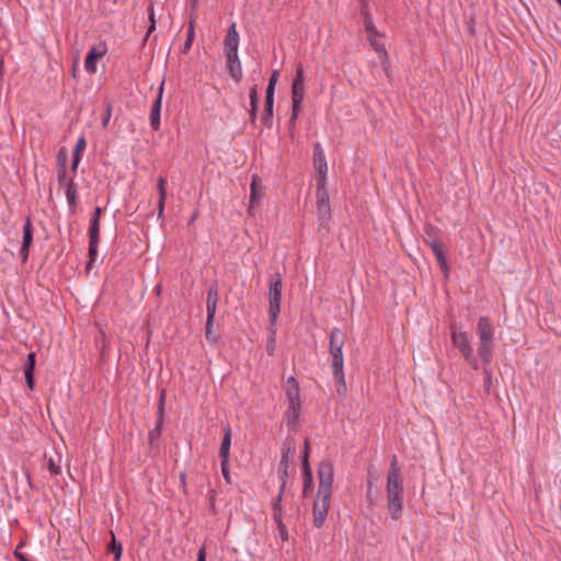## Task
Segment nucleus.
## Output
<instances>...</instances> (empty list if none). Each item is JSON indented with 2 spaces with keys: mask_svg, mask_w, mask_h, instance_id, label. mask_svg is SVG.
I'll return each instance as SVG.
<instances>
[{
  "mask_svg": "<svg viewBox=\"0 0 561 561\" xmlns=\"http://www.w3.org/2000/svg\"><path fill=\"white\" fill-rule=\"evenodd\" d=\"M387 508L392 519L398 520L402 516L404 502V488L397 457L390 463L387 474Z\"/></svg>",
  "mask_w": 561,
  "mask_h": 561,
  "instance_id": "obj_1",
  "label": "nucleus"
},
{
  "mask_svg": "<svg viewBox=\"0 0 561 561\" xmlns=\"http://www.w3.org/2000/svg\"><path fill=\"white\" fill-rule=\"evenodd\" d=\"M345 334L340 328H333L330 332V354L332 356V373L337 382V393L345 394L346 382L344 376L343 346Z\"/></svg>",
  "mask_w": 561,
  "mask_h": 561,
  "instance_id": "obj_2",
  "label": "nucleus"
},
{
  "mask_svg": "<svg viewBox=\"0 0 561 561\" xmlns=\"http://www.w3.org/2000/svg\"><path fill=\"white\" fill-rule=\"evenodd\" d=\"M305 98V76H304V67L301 64H298L296 67V73L291 84V115L289 118V127L293 130L296 126V121L298 118L301 104Z\"/></svg>",
  "mask_w": 561,
  "mask_h": 561,
  "instance_id": "obj_3",
  "label": "nucleus"
},
{
  "mask_svg": "<svg viewBox=\"0 0 561 561\" xmlns=\"http://www.w3.org/2000/svg\"><path fill=\"white\" fill-rule=\"evenodd\" d=\"M283 282L279 273L272 276L270 282L268 300H270V321L277 322L278 314L280 312V300H282Z\"/></svg>",
  "mask_w": 561,
  "mask_h": 561,
  "instance_id": "obj_4",
  "label": "nucleus"
},
{
  "mask_svg": "<svg viewBox=\"0 0 561 561\" xmlns=\"http://www.w3.org/2000/svg\"><path fill=\"white\" fill-rule=\"evenodd\" d=\"M319 494L332 495L334 470L330 459H323L318 467Z\"/></svg>",
  "mask_w": 561,
  "mask_h": 561,
  "instance_id": "obj_5",
  "label": "nucleus"
},
{
  "mask_svg": "<svg viewBox=\"0 0 561 561\" xmlns=\"http://www.w3.org/2000/svg\"><path fill=\"white\" fill-rule=\"evenodd\" d=\"M296 454V447L293 442H285L282 448V458L278 465L277 474L280 480L283 488L286 486V480L288 477L289 462L293 460Z\"/></svg>",
  "mask_w": 561,
  "mask_h": 561,
  "instance_id": "obj_6",
  "label": "nucleus"
},
{
  "mask_svg": "<svg viewBox=\"0 0 561 561\" xmlns=\"http://www.w3.org/2000/svg\"><path fill=\"white\" fill-rule=\"evenodd\" d=\"M330 502L331 495L317 493V497L314 500L312 508L314 527L320 528L323 526L329 512Z\"/></svg>",
  "mask_w": 561,
  "mask_h": 561,
  "instance_id": "obj_7",
  "label": "nucleus"
},
{
  "mask_svg": "<svg viewBox=\"0 0 561 561\" xmlns=\"http://www.w3.org/2000/svg\"><path fill=\"white\" fill-rule=\"evenodd\" d=\"M450 336L453 345L461 353V355L463 357H469L470 352H472L473 350L471 347L468 333L465 331H459L456 324H451Z\"/></svg>",
  "mask_w": 561,
  "mask_h": 561,
  "instance_id": "obj_8",
  "label": "nucleus"
},
{
  "mask_svg": "<svg viewBox=\"0 0 561 561\" xmlns=\"http://www.w3.org/2000/svg\"><path fill=\"white\" fill-rule=\"evenodd\" d=\"M381 38H382V35L380 33L367 36L369 45L376 51L381 64L385 66L387 77L390 78V72H389L390 60H389L387 49H386L383 43L381 42Z\"/></svg>",
  "mask_w": 561,
  "mask_h": 561,
  "instance_id": "obj_9",
  "label": "nucleus"
},
{
  "mask_svg": "<svg viewBox=\"0 0 561 561\" xmlns=\"http://www.w3.org/2000/svg\"><path fill=\"white\" fill-rule=\"evenodd\" d=\"M313 165L318 171V183H327L328 163L322 146L317 142L313 146Z\"/></svg>",
  "mask_w": 561,
  "mask_h": 561,
  "instance_id": "obj_10",
  "label": "nucleus"
},
{
  "mask_svg": "<svg viewBox=\"0 0 561 561\" xmlns=\"http://www.w3.org/2000/svg\"><path fill=\"white\" fill-rule=\"evenodd\" d=\"M265 194V188L262 184L261 178L257 174H253L251 176V184H250V205L248 208V214L253 216V209L255 205L260 203L262 197Z\"/></svg>",
  "mask_w": 561,
  "mask_h": 561,
  "instance_id": "obj_11",
  "label": "nucleus"
},
{
  "mask_svg": "<svg viewBox=\"0 0 561 561\" xmlns=\"http://www.w3.org/2000/svg\"><path fill=\"white\" fill-rule=\"evenodd\" d=\"M325 185L327 183H318L317 187V211L321 219L330 216V199Z\"/></svg>",
  "mask_w": 561,
  "mask_h": 561,
  "instance_id": "obj_12",
  "label": "nucleus"
},
{
  "mask_svg": "<svg viewBox=\"0 0 561 561\" xmlns=\"http://www.w3.org/2000/svg\"><path fill=\"white\" fill-rule=\"evenodd\" d=\"M33 233L34 227L30 217H26L25 222L23 225V240L20 249V256L22 262H26L30 254V249L33 242Z\"/></svg>",
  "mask_w": 561,
  "mask_h": 561,
  "instance_id": "obj_13",
  "label": "nucleus"
},
{
  "mask_svg": "<svg viewBox=\"0 0 561 561\" xmlns=\"http://www.w3.org/2000/svg\"><path fill=\"white\" fill-rule=\"evenodd\" d=\"M163 85L164 82L159 87L156 100L151 106L150 111V126L153 130H158L160 128V115H161V104H162V95H163Z\"/></svg>",
  "mask_w": 561,
  "mask_h": 561,
  "instance_id": "obj_14",
  "label": "nucleus"
},
{
  "mask_svg": "<svg viewBox=\"0 0 561 561\" xmlns=\"http://www.w3.org/2000/svg\"><path fill=\"white\" fill-rule=\"evenodd\" d=\"M239 47V34L237 31L236 23H231V25L228 28V32L226 34L225 41H224V50L225 54L227 53H238Z\"/></svg>",
  "mask_w": 561,
  "mask_h": 561,
  "instance_id": "obj_15",
  "label": "nucleus"
},
{
  "mask_svg": "<svg viewBox=\"0 0 561 561\" xmlns=\"http://www.w3.org/2000/svg\"><path fill=\"white\" fill-rule=\"evenodd\" d=\"M106 54V49H100L96 46H93L89 51L84 60V69L90 75H94L96 72V60L103 57Z\"/></svg>",
  "mask_w": 561,
  "mask_h": 561,
  "instance_id": "obj_16",
  "label": "nucleus"
},
{
  "mask_svg": "<svg viewBox=\"0 0 561 561\" xmlns=\"http://www.w3.org/2000/svg\"><path fill=\"white\" fill-rule=\"evenodd\" d=\"M479 341H494V329L490 318L480 317L477 325Z\"/></svg>",
  "mask_w": 561,
  "mask_h": 561,
  "instance_id": "obj_17",
  "label": "nucleus"
},
{
  "mask_svg": "<svg viewBox=\"0 0 561 561\" xmlns=\"http://www.w3.org/2000/svg\"><path fill=\"white\" fill-rule=\"evenodd\" d=\"M227 58V67L230 76L234 79L236 82L241 81L242 79V67L238 56V53L233 55V53L225 54Z\"/></svg>",
  "mask_w": 561,
  "mask_h": 561,
  "instance_id": "obj_18",
  "label": "nucleus"
},
{
  "mask_svg": "<svg viewBox=\"0 0 561 561\" xmlns=\"http://www.w3.org/2000/svg\"><path fill=\"white\" fill-rule=\"evenodd\" d=\"M36 363V354L34 352L27 355L26 362L23 367L26 386L30 390L35 388L34 369Z\"/></svg>",
  "mask_w": 561,
  "mask_h": 561,
  "instance_id": "obj_19",
  "label": "nucleus"
},
{
  "mask_svg": "<svg viewBox=\"0 0 561 561\" xmlns=\"http://www.w3.org/2000/svg\"><path fill=\"white\" fill-rule=\"evenodd\" d=\"M300 408H301V400L298 399H290L288 400V407H287V410H286V424L288 427H295L297 422H298V417H299V412H300Z\"/></svg>",
  "mask_w": 561,
  "mask_h": 561,
  "instance_id": "obj_20",
  "label": "nucleus"
},
{
  "mask_svg": "<svg viewBox=\"0 0 561 561\" xmlns=\"http://www.w3.org/2000/svg\"><path fill=\"white\" fill-rule=\"evenodd\" d=\"M218 299H219L218 287L216 285H213V286H210V288L207 293V301H206V310H207V316H209V320L215 319Z\"/></svg>",
  "mask_w": 561,
  "mask_h": 561,
  "instance_id": "obj_21",
  "label": "nucleus"
},
{
  "mask_svg": "<svg viewBox=\"0 0 561 561\" xmlns=\"http://www.w3.org/2000/svg\"><path fill=\"white\" fill-rule=\"evenodd\" d=\"M433 244L430 245V248L432 249L434 255L436 256V260H437V263L440 267V270L444 272L445 276L448 275V263H447V259H446V255H445V251H444V244L442 243V241H438V242H432Z\"/></svg>",
  "mask_w": 561,
  "mask_h": 561,
  "instance_id": "obj_22",
  "label": "nucleus"
},
{
  "mask_svg": "<svg viewBox=\"0 0 561 561\" xmlns=\"http://www.w3.org/2000/svg\"><path fill=\"white\" fill-rule=\"evenodd\" d=\"M66 198L68 206L72 213L77 209V199H78V185L76 184L73 178H70L66 182Z\"/></svg>",
  "mask_w": 561,
  "mask_h": 561,
  "instance_id": "obj_23",
  "label": "nucleus"
},
{
  "mask_svg": "<svg viewBox=\"0 0 561 561\" xmlns=\"http://www.w3.org/2000/svg\"><path fill=\"white\" fill-rule=\"evenodd\" d=\"M165 397H167L165 389H162L160 391L159 402H158V420H157V425H156V428L150 431V433H149V436L151 438H154L156 436H158L160 434V427L162 425L163 417H164Z\"/></svg>",
  "mask_w": 561,
  "mask_h": 561,
  "instance_id": "obj_24",
  "label": "nucleus"
},
{
  "mask_svg": "<svg viewBox=\"0 0 561 561\" xmlns=\"http://www.w3.org/2000/svg\"><path fill=\"white\" fill-rule=\"evenodd\" d=\"M273 115H274V96L265 95L264 113L261 117L262 125L265 128L272 127Z\"/></svg>",
  "mask_w": 561,
  "mask_h": 561,
  "instance_id": "obj_25",
  "label": "nucleus"
},
{
  "mask_svg": "<svg viewBox=\"0 0 561 561\" xmlns=\"http://www.w3.org/2000/svg\"><path fill=\"white\" fill-rule=\"evenodd\" d=\"M494 341H479L478 353L485 365H489L493 357Z\"/></svg>",
  "mask_w": 561,
  "mask_h": 561,
  "instance_id": "obj_26",
  "label": "nucleus"
},
{
  "mask_svg": "<svg viewBox=\"0 0 561 561\" xmlns=\"http://www.w3.org/2000/svg\"><path fill=\"white\" fill-rule=\"evenodd\" d=\"M167 180L164 176H159L157 181L159 199H158V217L162 218L164 213L165 199H167Z\"/></svg>",
  "mask_w": 561,
  "mask_h": 561,
  "instance_id": "obj_27",
  "label": "nucleus"
},
{
  "mask_svg": "<svg viewBox=\"0 0 561 561\" xmlns=\"http://www.w3.org/2000/svg\"><path fill=\"white\" fill-rule=\"evenodd\" d=\"M230 446H231V428L230 426H226L224 428V437L219 449V458L229 460L230 456Z\"/></svg>",
  "mask_w": 561,
  "mask_h": 561,
  "instance_id": "obj_28",
  "label": "nucleus"
},
{
  "mask_svg": "<svg viewBox=\"0 0 561 561\" xmlns=\"http://www.w3.org/2000/svg\"><path fill=\"white\" fill-rule=\"evenodd\" d=\"M249 99H250V110H249V115H250V121L252 123L255 122L256 119V116H257V103H259V90H257V85L254 84L251 89H250V93H249Z\"/></svg>",
  "mask_w": 561,
  "mask_h": 561,
  "instance_id": "obj_29",
  "label": "nucleus"
},
{
  "mask_svg": "<svg viewBox=\"0 0 561 561\" xmlns=\"http://www.w3.org/2000/svg\"><path fill=\"white\" fill-rule=\"evenodd\" d=\"M302 481H304L302 494H304V496H307V494L312 491V472H311L309 461H306L305 466H302Z\"/></svg>",
  "mask_w": 561,
  "mask_h": 561,
  "instance_id": "obj_30",
  "label": "nucleus"
},
{
  "mask_svg": "<svg viewBox=\"0 0 561 561\" xmlns=\"http://www.w3.org/2000/svg\"><path fill=\"white\" fill-rule=\"evenodd\" d=\"M286 396H287V399L290 400V399H300V389H299V383L298 381L296 380L295 377H289L286 381Z\"/></svg>",
  "mask_w": 561,
  "mask_h": 561,
  "instance_id": "obj_31",
  "label": "nucleus"
},
{
  "mask_svg": "<svg viewBox=\"0 0 561 561\" xmlns=\"http://www.w3.org/2000/svg\"><path fill=\"white\" fill-rule=\"evenodd\" d=\"M276 348V322L270 321L268 335L266 340V352L268 355H274Z\"/></svg>",
  "mask_w": 561,
  "mask_h": 561,
  "instance_id": "obj_32",
  "label": "nucleus"
},
{
  "mask_svg": "<svg viewBox=\"0 0 561 561\" xmlns=\"http://www.w3.org/2000/svg\"><path fill=\"white\" fill-rule=\"evenodd\" d=\"M284 492H285V488H283V484H280L279 486V492L273 503V506H272V516H273V520L274 519H280L283 518V512H282V499H283V495H284Z\"/></svg>",
  "mask_w": 561,
  "mask_h": 561,
  "instance_id": "obj_33",
  "label": "nucleus"
},
{
  "mask_svg": "<svg viewBox=\"0 0 561 561\" xmlns=\"http://www.w3.org/2000/svg\"><path fill=\"white\" fill-rule=\"evenodd\" d=\"M424 241L430 247L432 245L433 241L438 242L440 241L437 236V228L433 226L432 224H426L424 227Z\"/></svg>",
  "mask_w": 561,
  "mask_h": 561,
  "instance_id": "obj_34",
  "label": "nucleus"
},
{
  "mask_svg": "<svg viewBox=\"0 0 561 561\" xmlns=\"http://www.w3.org/2000/svg\"><path fill=\"white\" fill-rule=\"evenodd\" d=\"M90 241H100V220L91 218L89 227Z\"/></svg>",
  "mask_w": 561,
  "mask_h": 561,
  "instance_id": "obj_35",
  "label": "nucleus"
},
{
  "mask_svg": "<svg viewBox=\"0 0 561 561\" xmlns=\"http://www.w3.org/2000/svg\"><path fill=\"white\" fill-rule=\"evenodd\" d=\"M111 534H112V542L108 545V551L114 553L115 561H119L122 558V553H123V546L121 542L116 541L113 531H111Z\"/></svg>",
  "mask_w": 561,
  "mask_h": 561,
  "instance_id": "obj_36",
  "label": "nucleus"
},
{
  "mask_svg": "<svg viewBox=\"0 0 561 561\" xmlns=\"http://www.w3.org/2000/svg\"><path fill=\"white\" fill-rule=\"evenodd\" d=\"M278 77H279V71L278 70H274L272 72L270 79H268V84H267V88H266L265 95L274 96L275 87H276V83L278 81Z\"/></svg>",
  "mask_w": 561,
  "mask_h": 561,
  "instance_id": "obj_37",
  "label": "nucleus"
},
{
  "mask_svg": "<svg viewBox=\"0 0 561 561\" xmlns=\"http://www.w3.org/2000/svg\"><path fill=\"white\" fill-rule=\"evenodd\" d=\"M148 15H149L150 25H149L147 34L145 36V41L156 30V25H157V21H156V18H154V7H153V3H150V5L148 7Z\"/></svg>",
  "mask_w": 561,
  "mask_h": 561,
  "instance_id": "obj_38",
  "label": "nucleus"
},
{
  "mask_svg": "<svg viewBox=\"0 0 561 561\" xmlns=\"http://www.w3.org/2000/svg\"><path fill=\"white\" fill-rule=\"evenodd\" d=\"M274 522L276 523V529L278 531V536L280 537L282 541H287L288 540V531L283 522V518L274 519Z\"/></svg>",
  "mask_w": 561,
  "mask_h": 561,
  "instance_id": "obj_39",
  "label": "nucleus"
},
{
  "mask_svg": "<svg viewBox=\"0 0 561 561\" xmlns=\"http://www.w3.org/2000/svg\"><path fill=\"white\" fill-rule=\"evenodd\" d=\"M364 15H365V31L367 32V34L373 35V34L379 33L371 20L370 14L368 12H365Z\"/></svg>",
  "mask_w": 561,
  "mask_h": 561,
  "instance_id": "obj_40",
  "label": "nucleus"
},
{
  "mask_svg": "<svg viewBox=\"0 0 561 561\" xmlns=\"http://www.w3.org/2000/svg\"><path fill=\"white\" fill-rule=\"evenodd\" d=\"M99 241H89V262L88 267L95 261L98 255Z\"/></svg>",
  "mask_w": 561,
  "mask_h": 561,
  "instance_id": "obj_41",
  "label": "nucleus"
},
{
  "mask_svg": "<svg viewBox=\"0 0 561 561\" xmlns=\"http://www.w3.org/2000/svg\"><path fill=\"white\" fill-rule=\"evenodd\" d=\"M104 107H105V112H104V115H103V118H102V126H103V128H107L110 119H111V116H112V110H113L112 103L111 102H105L104 103Z\"/></svg>",
  "mask_w": 561,
  "mask_h": 561,
  "instance_id": "obj_42",
  "label": "nucleus"
},
{
  "mask_svg": "<svg viewBox=\"0 0 561 561\" xmlns=\"http://www.w3.org/2000/svg\"><path fill=\"white\" fill-rule=\"evenodd\" d=\"M47 469L51 476H58L61 473L60 466L51 457L47 459Z\"/></svg>",
  "mask_w": 561,
  "mask_h": 561,
  "instance_id": "obj_43",
  "label": "nucleus"
},
{
  "mask_svg": "<svg viewBox=\"0 0 561 561\" xmlns=\"http://www.w3.org/2000/svg\"><path fill=\"white\" fill-rule=\"evenodd\" d=\"M213 323H214V320H209V316H207L206 327H205V335H206L207 340L215 343L217 341V337L213 335Z\"/></svg>",
  "mask_w": 561,
  "mask_h": 561,
  "instance_id": "obj_44",
  "label": "nucleus"
},
{
  "mask_svg": "<svg viewBox=\"0 0 561 561\" xmlns=\"http://www.w3.org/2000/svg\"><path fill=\"white\" fill-rule=\"evenodd\" d=\"M221 473L226 482L231 483V476L229 471V460L220 459Z\"/></svg>",
  "mask_w": 561,
  "mask_h": 561,
  "instance_id": "obj_45",
  "label": "nucleus"
},
{
  "mask_svg": "<svg viewBox=\"0 0 561 561\" xmlns=\"http://www.w3.org/2000/svg\"><path fill=\"white\" fill-rule=\"evenodd\" d=\"M66 172H67V167L64 161L60 167H58V173H57V180L60 184L67 182L66 181Z\"/></svg>",
  "mask_w": 561,
  "mask_h": 561,
  "instance_id": "obj_46",
  "label": "nucleus"
},
{
  "mask_svg": "<svg viewBox=\"0 0 561 561\" xmlns=\"http://www.w3.org/2000/svg\"><path fill=\"white\" fill-rule=\"evenodd\" d=\"M85 146H87L85 138L83 136H81L77 141L73 154L80 156V151L83 150L85 148Z\"/></svg>",
  "mask_w": 561,
  "mask_h": 561,
  "instance_id": "obj_47",
  "label": "nucleus"
},
{
  "mask_svg": "<svg viewBox=\"0 0 561 561\" xmlns=\"http://www.w3.org/2000/svg\"><path fill=\"white\" fill-rule=\"evenodd\" d=\"M309 451H310L309 440L306 439L305 445H304V453H302V466H305L306 461H309Z\"/></svg>",
  "mask_w": 561,
  "mask_h": 561,
  "instance_id": "obj_48",
  "label": "nucleus"
},
{
  "mask_svg": "<svg viewBox=\"0 0 561 561\" xmlns=\"http://www.w3.org/2000/svg\"><path fill=\"white\" fill-rule=\"evenodd\" d=\"M194 36H195V25H194V21L191 20L190 23H188V27H187V37H186V39L193 42L194 41Z\"/></svg>",
  "mask_w": 561,
  "mask_h": 561,
  "instance_id": "obj_49",
  "label": "nucleus"
},
{
  "mask_svg": "<svg viewBox=\"0 0 561 561\" xmlns=\"http://www.w3.org/2000/svg\"><path fill=\"white\" fill-rule=\"evenodd\" d=\"M22 545H19L16 547V549L14 550L13 554H14V558L19 561H28L30 559L20 551V548H21Z\"/></svg>",
  "mask_w": 561,
  "mask_h": 561,
  "instance_id": "obj_50",
  "label": "nucleus"
},
{
  "mask_svg": "<svg viewBox=\"0 0 561 561\" xmlns=\"http://www.w3.org/2000/svg\"><path fill=\"white\" fill-rule=\"evenodd\" d=\"M466 360L469 363V365L473 368V369H478L479 368V364H478V360L477 358L473 356V351L470 352V356L469 357H465Z\"/></svg>",
  "mask_w": 561,
  "mask_h": 561,
  "instance_id": "obj_51",
  "label": "nucleus"
},
{
  "mask_svg": "<svg viewBox=\"0 0 561 561\" xmlns=\"http://www.w3.org/2000/svg\"><path fill=\"white\" fill-rule=\"evenodd\" d=\"M64 158H65V161L67 160V157H66V149L65 148H61L59 151H58V154H57V163H58V167H60L64 162Z\"/></svg>",
  "mask_w": 561,
  "mask_h": 561,
  "instance_id": "obj_52",
  "label": "nucleus"
},
{
  "mask_svg": "<svg viewBox=\"0 0 561 561\" xmlns=\"http://www.w3.org/2000/svg\"><path fill=\"white\" fill-rule=\"evenodd\" d=\"M197 561H206V547L204 545L198 550Z\"/></svg>",
  "mask_w": 561,
  "mask_h": 561,
  "instance_id": "obj_53",
  "label": "nucleus"
},
{
  "mask_svg": "<svg viewBox=\"0 0 561 561\" xmlns=\"http://www.w3.org/2000/svg\"><path fill=\"white\" fill-rule=\"evenodd\" d=\"M79 163H80V156L79 154H73L72 163H71V171L72 172L77 171Z\"/></svg>",
  "mask_w": 561,
  "mask_h": 561,
  "instance_id": "obj_54",
  "label": "nucleus"
},
{
  "mask_svg": "<svg viewBox=\"0 0 561 561\" xmlns=\"http://www.w3.org/2000/svg\"><path fill=\"white\" fill-rule=\"evenodd\" d=\"M192 45H193V42L186 39L184 45L181 48V53L182 54H187L190 51V49L192 48Z\"/></svg>",
  "mask_w": 561,
  "mask_h": 561,
  "instance_id": "obj_55",
  "label": "nucleus"
},
{
  "mask_svg": "<svg viewBox=\"0 0 561 561\" xmlns=\"http://www.w3.org/2000/svg\"><path fill=\"white\" fill-rule=\"evenodd\" d=\"M102 211H103V210H102V208H101V207H99V206H96V207L94 208V211H93V214H92V217H91V218H96V220H100V221H101Z\"/></svg>",
  "mask_w": 561,
  "mask_h": 561,
  "instance_id": "obj_56",
  "label": "nucleus"
},
{
  "mask_svg": "<svg viewBox=\"0 0 561 561\" xmlns=\"http://www.w3.org/2000/svg\"><path fill=\"white\" fill-rule=\"evenodd\" d=\"M197 217H198V211L195 210V213L192 215V217L188 221V225H192L196 220Z\"/></svg>",
  "mask_w": 561,
  "mask_h": 561,
  "instance_id": "obj_57",
  "label": "nucleus"
},
{
  "mask_svg": "<svg viewBox=\"0 0 561 561\" xmlns=\"http://www.w3.org/2000/svg\"><path fill=\"white\" fill-rule=\"evenodd\" d=\"M556 1H557V2L559 3V5L561 7V0H556Z\"/></svg>",
  "mask_w": 561,
  "mask_h": 561,
  "instance_id": "obj_58",
  "label": "nucleus"
},
{
  "mask_svg": "<svg viewBox=\"0 0 561 561\" xmlns=\"http://www.w3.org/2000/svg\"><path fill=\"white\" fill-rule=\"evenodd\" d=\"M30 561V560H28Z\"/></svg>",
  "mask_w": 561,
  "mask_h": 561,
  "instance_id": "obj_59",
  "label": "nucleus"
}]
</instances>
